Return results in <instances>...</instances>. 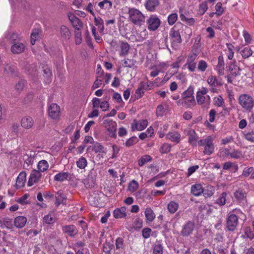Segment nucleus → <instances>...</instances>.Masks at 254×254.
<instances>
[{"instance_id": "nucleus-24", "label": "nucleus", "mask_w": 254, "mask_h": 254, "mask_svg": "<svg viewBox=\"0 0 254 254\" xmlns=\"http://www.w3.org/2000/svg\"><path fill=\"white\" fill-rule=\"evenodd\" d=\"M126 210L127 208L125 206L117 208L113 212V216L116 219L125 218L127 216Z\"/></svg>"}, {"instance_id": "nucleus-32", "label": "nucleus", "mask_w": 254, "mask_h": 254, "mask_svg": "<svg viewBox=\"0 0 254 254\" xmlns=\"http://www.w3.org/2000/svg\"><path fill=\"white\" fill-rule=\"evenodd\" d=\"M27 218L24 216L16 217L14 221L15 226L18 228H23L26 224Z\"/></svg>"}, {"instance_id": "nucleus-54", "label": "nucleus", "mask_w": 254, "mask_h": 254, "mask_svg": "<svg viewBox=\"0 0 254 254\" xmlns=\"http://www.w3.org/2000/svg\"><path fill=\"white\" fill-rule=\"evenodd\" d=\"M139 188L138 183L134 180H132L129 184L128 186V190L130 191L133 192L135 191L138 190Z\"/></svg>"}, {"instance_id": "nucleus-46", "label": "nucleus", "mask_w": 254, "mask_h": 254, "mask_svg": "<svg viewBox=\"0 0 254 254\" xmlns=\"http://www.w3.org/2000/svg\"><path fill=\"white\" fill-rule=\"evenodd\" d=\"M82 182L85 188L88 189H91L93 188L95 184L94 179L93 178H90L89 176L83 180Z\"/></svg>"}, {"instance_id": "nucleus-10", "label": "nucleus", "mask_w": 254, "mask_h": 254, "mask_svg": "<svg viewBox=\"0 0 254 254\" xmlns=\"http://www.w3.org/2000/svg\"><path fill=\"white\" fill-rule=\"evenodd\" d=\"M148 29L150 31H155L160 25L161 21L156 15H151L146 21Z\"/></svg>"}, {"instance_id": "nucleus-18", "label": "nucleus", "mask_w": 254, "mask_h": 254, "mask_svg": "<svg viewBox=\"0 0 254 254\" xmlns=\"http://www.w3.org/2000/svg\"><path fill=\"white\" fill-rule=\"evenodd\" d=\"M247 193L243 189H238L234 193V197L236 201L239 203L243 202L247 197Z\"/></svg>"}, {"instance_id": "nucleus-33", "label": "nucleus", "mask_w": 254, "mask_h": 254, "mask_svg": "<svg viewBox=\"0 0 254 254\" xmlns=\"http://www.w3.org/2000/svg\"><path fill=\"white\" fill-rule=\"evenodd\" d=\"M148 36V31L146 28H140L137 33V41L139 42H142L144 40L146 39Z\"/></svg>"}, {"instance_id": "nucleus-15", "label": "nucleus", "mask_w": 254, "mask_h": 254, "mask_svg": "<svg viewBox=\"0 0 254 254\" xmlns=\"http://www.w3.org/2000/svg\"><path fill=\"white\" fill-rule=\"evenodd\" d=\"M42 174L39 171L34 169L32 171L28 182V186L31 187L38 182L41 179Z\"/></svg>"}, {"instance_id": "nucleus-14", "label": "nucleus", "mask_w": 254, "mask_h": 254, "mask_svg": "<svg viewBox=\"0 0 254 254\" xmlns=\"http://www.w3.org/2000/svg\"><path fill=\"white\" fill-rule=\"evenodd\" d=\"M148 122L146 120L137 121L134 120L131 125L132 131L143 130L147 126Z\"/></svg>"}, {"instance_id": "nucleus-60", "label": "nucleus", "mask_w": 254, "mask_h": 254, "mask_svg": "<svg viewBox=\"0 0 254 254\" xmlns=\"http://www.w3.org/2000/svg\"><path fill=\"white\" fill-rule=\"evenodd\" d=\"M74 39L76 45H79L82 42L81 32L80 30H74Z\"/></svg>"}, {"instance_id": "nucleus-62", "label": "nucleus", "mask_w": 254, "mask_h": 254, "mask_svg": "<svg viewBox=\"0 0 254 254\" xmlns=\"http://www.w3.org/2000/svg\"><path fill=\"white\" fill-rule=\"evenodd\" d=\"M208 66L207 63L204 60H200L198 64V69L202 72L204 71Z\"/></svg>"}, {"instance_id": "nucleus-49", "label": "nucleus", "mask_w": 254, "mask_h": 254, "mask_svg": "<svg viewBox=\"0 0 254 254\" xmlns=\"http://www.w3.org/2000/svg\"><path fill=\"white\" fill-rule=\"evenodd\" d=\"M87 159L83 156L80 157L76 161L77 167L80 169H85L87 167Z\"/></svg>"}, {"instance_id": "nucleus-2", "label": "nucleus", "mask_w": 254, "mask_h": 254, "mask_svg": "<svg viewBox=\"0 0 254 254\" xmlns=\"http://www.w3.org/2000/svg\"><path fill=\"white\" fill-rule=\"evenodd\" d=\"M209 91V89L202 86L198 89L196 93V100L198 105L204 107L206 108H208L210 104V96L207 95Z\"/></svg>"}, {"instance_id": "nucleus-20", "label": "nucleus", "mask_w": 254, "mask_h": 254, "mask_svg": "<svg viewBox=\"0 0 254 254\" xmlns=\"http://www.w3.org/2000/svg\"><path fill=\"white\" fill-rule=\"evenodd\" d=\"M214 69L219 76L224 74L225 63L222 56H219L218 58V63L214 67Z\"/></svg>"}, {"instance_id": "nucleus-7", "label": "nucleus", "mask_w": 254, "mask_h": 254, "mask_svg": "<svg viewBox=\"0 0 254 254\" xmlns=\"http://www.w3.org/2000/svg\"><path fill=\"white\" fill-rule=\"evenodd\" d=\"M169 36L170 37L172 47L174 49H177L178 48L179 44L182 42L179 32L177 30H175L174 28H172L170 30Z\"/></svg>"}, {"instance_id": "nucleus-45", "label": "nucleus", "mask_w": 254, "mask_h": 254, "mask_svg": "<svg viewBox=\"0 0 254 254\" xmlns=\"http://www.w3.org/2000/svg\"><path fill=\"white\" fill-rule=\"evenodd\" d=\"M194 88L192 86H189L182 94V99L190 98L194 97Z\"/></svg>"}, {"instance_id": "nucleus-52", "label": "nucleus", "mask_w": 254, "mask_h": 254, "mask_svg": "<svg viewBox=\"0 0 254 254\" xmlns=\"http://www.w3.org/2000/svg\"><path fill=\"white\" fill-rule=\"evenodd\" d=\"M251 174L250 179H254V168L252 167L246 168L244 169L242 175L245 177H248Z\"/></svg>"}, {"instance_id": "nucleus-9", "label": "nucleus", "mask_w": 254, "mask_h": 254, "mask_svg": "<svg viewBox=\"0 0 254 254\" xmlns=\"http://www.w3.org/2000/svg\"><path fill=\"white\" fill-rule=\"evenodd\" d=\"M88 150H91L96 154H98V155L101 156L103 157L107 154V148L103 146L100 143L96 142L92 144V145L89 146L88 148Z\"/></svg>"}, {"instance_id": "nucleus-16", "label": "nucleus", "mask_w": 254, "mask_h": 254, "mask_svg": "<svg viewBox=\"0 0 254 254\" xmlns=\"http://www.w3.org/2000/svg\"><path fill=\"white\" fill-rule=\"evenodd\" d=\"M68 17L69 21L71 23L73 27L74 28V30H81L83 24L81 21L72 13H69Z\"/></svg>"}, {"instance_id": "nucleus-61", "label": "nucleus", "mask_w": 254, "mask_h": 254, "mask_svg": "<svg viewBox=\"0 0 254 254\" xmlns=\"http://www.w3.org/2000/svg\"><path fill=\"white\" fill-rule=\"evenodd\" d=\"M243 36L245 39V45H249L250 44L252 40V37L246 30H244L243 31Z\"/></svg>"}, {"instance_id": "nucleus-35", "label": "nucleus", "mask_w": 254, "mask_h": 254, "mask_svg": "<svg viewBox=\"0 0 254 254\" xmlns=\"http://www.w3.org/2000/svg\"><path fill=\"white\" fill-rule=\"evenodd\" d=\"M69 175L67 172H61L55 176L54 180L55 181L63 182L67 180Z\"/></svg>"}, {"instance_id": "nucleus-17", "label": "nucleus", "mask_w": 254, "mask_h": 254, "mask_svg": "<svg viewBox=\"0 0 254 254\" xmlns=\"http://www.w3.org/2000/svg\"><path fill=\"white\" fill-rule=\"evenodd\" d=\"M135 61L133 59H124L122 60L120 63V65H118L117 72L121 73L122 71V67L132 68L135 64Z\"/></svg>"}, {"instance_id": "nucleus-21", "label": "nucleus", "mask_w": 254, "mask_h": 254, "mask_svg": "<svg viewBox=\"0 0 254 254\" xmlns=\"http://www.w3.org/2000/svg\"><path fill=\"white\" fill-rule=\"evenodd\" d=\"M204 191V189L200 184H195L191 186L190 193L195 196L201 195Z\"/></svg>"}, {"instance_id": "nucleus-22", "label": "nucleus", "mask_w": 254, "mask_h": 254, "mask_svg": "<svg viewBox=\"0 0 254 254\" xmlns=\"http://www.w3.org/2000/svg\"><path fill=\"white\" fill-rule=\"evenodd\" d=\"M62 231L64 233L67 234L70 237H74L78 233L77 229L73 225L63 226Z\"/></svg>"}, {"instance_id": "nucleus-56", "label": "nucleus", "mask_w": 254, "mask_h": 254, "mask_svg": "<svg viewBox=\"0 0 254 254\" xmlns=\"http://www.w3.org/2000/svg\"><path fill=\"white\" fill-rule=\"evenodd\" d=\"M113 248L114 245L113 243L106 241L103 244V251L106 254H110L111 251Z\"/></svg>"}, {"instance_id": "nucleus-51", "label": "nucleus", "mask_w": 254, "mask_h": 254, "mask_svg": "<svg viewBox=\"0 0 254 254\" xmlns=\"http://www.w3.org/2000/svg\"><path fill=\"white\" fill-rule=\"evenodd\" d=\"M215 192L214 188L212 186H207L202 192L205 197H209L212 196Z\"/></svg>"}, {"instance_id": "nucleus-25", "label": "nucleus", "mask_w": 254, "mask_h": 254, "mask_svg": "<svg viewBox=\"0 0 254 254\" xmlns=\"http://www.w3.org/2000/svg\"><path fill=\"white\" fill-rule=\"evenodd\" d=\"M146 222H152L155 219L156 215L151 207L147 206L144 211Z\"/></svg>"}, {"instance_id": "nucleus-12", "label": "nucleus", "mask_w": 254, "mask_h": 254, "mask_svg": "<svg viewBox=\"0 0 254 254\" xmlns=\"http://www.w3.org/2000/svg\"><path fill=\"white\" fill-rule=\"evenodd\" d=\"M238 225V217L234 214L228 216L226 221V227L229 231H234Z\"/></svg>"}, {"instance_id": "nucleus-41", "label": "nucleus", "mask_w": 254, "mask_h": 254, "mask_svg": "<svg viewBox=\"0 0 254 254\" xmlns=\"http://www.w3.org/2000/svg\"><path fill=\"white\" fill-rule=\"evenodd\" d=\"M43 222L47 224H54L55 222V220L53 213L50 212L48 214L45 215L43 218Z\"/></svg>"}, {"instance_id": "nucleus-30", "label": "nucleus", "mask_w": 254, "mask_h": 254, "mask_svg": "<svg viewBox=\"0 0 254 254\" xmlns=\"http://www.w3.org/2000/svg\"><path fill=\"white\" fill-rule=\"evenodd\" d=\"M21 125L25 128H30L33 125V120L30 117H25L22 119Z\"/></svg>"}, {"instance_id": "nucleus-40", "label": "nucleus", "mask_w": 254, "mask_h": 254, "mask_svg": "<svg viewBox=\"0 0 254 254\" xmlns=\"http://www.w3.org/2000/svg\"><path fill=\"white\" fill-rule=\"evenodd\" d=\"M49 165L48 162L45 160L40 161L37 164V168L39 172H44L49 168Z\"/></svg>"}, {"instance_id": "nucleus-44", "label": "nucleus", "mask_w": 254, "mask_h": 254, "mask_svg": "<svg viewBox=\"0 0 254 254\" xmlns=\"http://www.w3.org/2000/svg\"><path fill=\"white\" fill-rule=\"evenodd\" d=\"M179 208V204L175 201H171L167 205V209L171 214L175 213Z\"/></svg>"}, {"instance_id": "nucleus-37", "label": "nucleus", "mask_w": 254, "mask_h": 254, "mask_svg": "<svg viewBox=\"0 0 254 254\" xmlns=\"http://www.w3.org/2000/svg\"><path fill=\"white\" fill-rule=\"evenodd\" d=\"M182 104L185 108H191L196 104L194 97L182 99Z\"/></svg>"}, {"instance_id": "nucleus-64", "label": "nucleus", "mask_w": 254, "mask_h": 254, "mask_svg": "<svg viewBox=\"0 0 254 254\" xmlns=\"http://www.w3.org/2000/svg\"><path fill=\"white\" fill-rule=\"evenodd\" d=\"M245 138L248 141L254 142V131L245 132L244 133Z\"/></svg>"}, {"instance_id": "nucleus-1", "label": "nucleus", "mask_w": 254, "mask_h": 254, "mask_svg": "<svg viewBox=\"0 0 254 254\" xmlns=\"http://www.w3.org/2000/svg\"><path fill=\"white\" fill-rule=\"evenodd\" d=\"M116 113L110 112L103 118V124L106 129L107 134L109 136L113 138L117 137V125L115 122L110 119H107V117L114 116Z\"/></svg>"}, {"instance_id": "nucleus-11", "label": "nucleus", "mask_w": 254, "mask_h": 254, "mask_svg": "<svg viewBox=\"0 0 254 254\" xmlns=\"http://www.w3.org/2000/svg\"><path fill=\"white\" fill-rule=\"evenodd\" d=\"M184 132L188 136V142L192 146H195L197 145V141L198 136L197 135L195 131L191 128L185 129Z\"/></svg>"}, {"instance_id": "nucleus-42", "label": "nucleus", "mask_w": 254, "mask_h": 254, "mask_svg": "<svg viewBox=\"0 0 254 254\" xmlns=\"http://www.w3.org/2000/svg\"><path fill=\"white\" fill-rule=\"evenodd\" d=\"M226 49L225 50L226 54L229 60H232L234 57V52L233 51L234 46L230 43H227Z\"/></svg>"}, {"instance_id": "nucleus-19", "label": "nucleus", "mask_w": 254, "mask_h": 254, "mask_svg": "<svg viewBox=\"0 0 254 254\" xmlns=\"http://www.w3.org/2000/svg\"><path fill=\"white\" fill-rule=\"evenodd\" d=\"M66 196L62 190H58L55 196V204L56 207H58L61 204H64L66 202Z\"/></svg>"}, {"instance_id": "nucleus-36", "label": "nucleus", "mask_w": 254, "mask_h": 254, "mask_svg": "<svg viewBox=\"0 0 254 254\" xmlns=\"http://www.w3.org/2000/svg\"><path fill=\"white\" fill-rule=\"evenodd\" d=\"M120 51L119 55L120 56H125L128 54L130 49V46L127 42H122L120 44Z\"/></svg>"}, {"instance_id": "nucleus-58", "label": "nucleus", "mask_w": 254, "mask_h": 254, "mask_svg": "<svg viewBox=\"0 0 254 254\" xmlns=\"http://www.w3.org/2000/svg\"><path fill=\"white\" fill-rule=\"evenodd\" d=\"M208 9V5L206 1H203L199 4L198 6V13L200 15H203Z\"/></svg>"}, {"instance_id": "nucleus-63", "label": "nucleus", "mask_w": 254, "mask_h": 254, "mask_svg": "<svg viewBox=\"0 0 254 254\" xmlns=\"http://www.w3.org/2000/svg\"><path fill=\"white\" fill-rule=\"evenodd\" d=\"M39 30H38V29L34 30L31 33V43L32 44V45H33L35 44L36 40L39 37Z\"/></svg>"}, {"instance_id": "nucleus-47", "label": "nucleus", "mask_w": 254, "mask_h": 254, "mask_svg": "<svg viewBox=\"0 0 254 254\" xmlns=\"http://www.w3.org/2000/svg\"><path fill=\"white\" fill-rule=\"evenodd\" d=\"M152 157L149 155H144L142 156L137 161V163L139 166L142 167L145 163L150 162L152 160Z\"/></svg>"}, {"instance_id": "nucleus-3", "label": "nucleus", "mask_w": 254, "mask_h": 254, "mask_svg": "<svg viewBox=\"0 0 254 254\" xmlns=\"http://www.w3.org/2000/svg\"><path fill=\"white\" fill-rule=\"evenodd\" d=\"M128 19L134 24L140 26L145 21V16L138 9L129 8L128 10Z\"/></svg>"}, {"instance_id": "nucleus-38", "label": "nucleus", "mask_w": 254, "mask_h": 254, "mask_svg": "<svg viewBox=\"0 0 254 254\" xmlns=\"http://www.w3.org/2000/svg\"><path fill=\"white\" fill-rule=\"evenodd\" d=\"M241 237L244 239L249 238L252 240L254 238V232L252 231L250 227H246L244 229V234L242 235Z\"/></svg>"}, {"instance_id": "nucleus-50", "label": "nucleus", "mask_w": 254, "mask_h": 254, "mask_svg": "<svg viewBox=\"0 0 254 254\" xmlns=\"http://www.w3.org/2000/svg\"><path fill=\"white\" fill-rule=\"evenodd\" d=\"M98 6L102 9H109L112 6V2L109 0H103L98 3Z\"/></svg>"}, {"instance_id": "nucleus-59", "label": "nucleus", "mask_w": 254, "mask_h": 254, "mask_svg": "<svg viewBox=\"0 0 254 254\" xmlns=\"http://www.w3.org/2000/svg\"><path fill=\"white\" fill-rule=\"evenodd\" d=\"M171 147L170 144L165 143L161 147L160 152L162 154L167 153L170 151Z\"/></svg>"}, {"instance_id": "nucleus-6", "label": "nucleus", "mask_w": 254, "mask_h": 254, "mask_svg": "<svg viewBox=\"0 0 254 254\" xmlns=\"http://www.w3.org/2000/svg\"><path fill=\"white\" fill-rule=\"evenodd\" d=\"M207 82L209 85L210 91L213 93H218L219 91L217 87H220L223 85L221 81L218 80L216 76L211 75L207 77Z\"/></svg>"}, {"instance_id": "nucleus-27", "label": "nucleus", "mask_w": 254, "mask_h": 254, "mask_svg": "<svg viewBox=\"0 0 254 254\" xmlns=\"http://www.w3.org/2000/svg\"><path fill=\"white\" fill-rule=\"evenodd\" d=\"M167 139L178 143L180 141L181 134L177 131L169 132L166 136Z\"/></svg>"}, {"instance_id": "nucleus-43", "label": "nucleus", "mask_w": 254, "mask_h": 254, "mask_svg": "<svg viewBox=\"0 0 254 254\" xmlns=\"http://www.w3.org/2000/svg\"><path fill=\"white\" fill-rule=\"evenodd\" d=\"M93 16L94 17V22L95 25L99 29L100 33H103L104 30L103 20L100 17H96L95 15Z\"/></svg>"}, {"instance_id": "nucleus-13", "label": "nucleus", "mask_w": 254, "mask_h": 254, "mask_svg": "<svg viewBox=\"0 0 254 254\" xmlns=\"http://www.w3.org/2000/svg\"><path fill=\"white\" fill-rule=\"evenodd\" d=\"M194 223L189 221L183 226L181 231V235L183 237H188L192 233L194 228Z\"/></svg>"}, {"instance_id": "nucleus-29", "label": "nucleus", "mask_w": 254, "mask_h": 254, "mask_svg": "<svg viewBox=\"0 0 254 254\" xmlns=\"http://www.w3.org/2000/svg\"><path fill=\"white\" fill-rule=\"evenodd\" d=\"M237 50L244 59L250 57L253 53L252 50L249 47H244L242 49L239 48Z\"/></svg>"}, {"instance_id": "nucleus-34", "label": "nucleus", "mask_w": 254, "mask_h": 254, "mask_svg": "<svg viewBox=\"0 0 254 254\" xmlns=\"http://www.w3.org/2000/svg\"><path fill=\"white\" fill-rule=\"evenodd\" d=\"M60 33L62 38L64 40H67L70 38V31L69 29L64 25H62L61 27Z\"/></svg>"}, {"instance_id": "nucleus-39", "label": "nucleus", "mask_w": 254, "mask_h": 254, "mask_svg": "<svg viewBox=\"0 0 254 254\" xmlns=\"http://www.w3.org/2000/svg\"><path fill=\"white\" fill-rule=\"evenodd\" d=\"M213 103L214 106L218 107H224L225 106L224 100L221 95H217L213 98Z\"/></svg>"}, {"instance_id": "nucleus-8", "label": "nucleus", "mask_w": 254, "mask_h": 254, "mask_svg": "<svg viewBox=\"0 0 254 254\" xmlns=\"http://www.w3.org/2000/svg\"><path fill=\"white\" fill-rule=\"evenodd\" d=\"M198 53L191 52L188 56L186 64L184 65L183 68L187 67L189 71L193 72L195 71L196 63L195 60L196 59Z\"/></svg>"}, {"instance_id": "nucleus-5", "label": "nucleus", "mask_w": 254, "mask_h": 254, "mask_svg": "<svg viewBox=\"0 0 254 254\" xmlns=\"http://www.w3.org/2000/svg\"><path fill=\"white\" fill-rule=\"evenodd\" d=\"M239 103L243 108L247 110H251L254 104L253 97L247 94L240 95Z\"/></svg>"}, {"instance_id": "nucleus-48", "label": "nucleus", "mask_w": 254, "mask_h": 254, "mask_svg": "<svg viewBox=\"0 0 254 254\" xmlns=\"http://www.w3.org/2000/svg\"><path fill=\"white\" fill-rule=\"evenodd\" d=\"M115 245L116 249L119 251V253L122 252L125 249V245L124 244V241L122 238H118L116 240Z\"/></svg>"}, {"instance_id": "nucleus-28", "label": "nucleus", "mask_w": 254, "mask_h": 254, "mask_svg": "<svg viewBox=\"0 0 254 254\" xmlns=\"http://www.w3.org/2000/svg\"><path fill=\"white\" fill-rule=\"evenodd\" d=\"M159 4V2L158 0H148L146 2L145 6L148 11H154Z\"/></svg>"}, {"instance_id": "nucleus-57", "label": "nucleus", "mask_w": 254, "mask_h": 254, "mask_svg": "<svg viewBox=\"0 0 254 254\" xmlns=\"http://www.w3.org/2000/svg\"><path fill=\"white\" fill-rule=\"evenodd\" d=\"M178 18V14L176 13H172L168 16V23L169 25H173L177 21Z\"/></svg>"}, {"instance_id": "nucleus-31", "label": "nucleus", "mask_w": 254, "mask_h": 254, "mask_svg": "<svg viewBox=\"0 0 254 254\" xmlns=\"http://www.w3.org/2000/svg\"><path fill=\"white\" fill-rule=\"evenodd\" d=\"M229 70L231 72V73L232 76L236 77V76L239 75L240 68V67L236 64V62H231L229 64Z\"/></svg>"}, {"instance_id": "nucleus-23", "label": "nucleus", "mask_w": 254, "mask_h": 254, "mask_svg": "<svg viewBox=\"0 0 254 254\" xmlns=\"http://www.w3.org/2000/svg\"><path fill=\"white\" fill-rule=\"evenodd\" d=\"M25 49V45L20 42L14 43L11 47V51L14 54L22 53Z\"/></svg>"}, {"instance_id": "nucleus-55", "label": "nucleus", "mask_w": 254, "mask_h": 254, "mask_svg": "<svg viewBox=\"0 0 254 254\" xmlns=\"http://www.w3.org/2000/svg\"><path fill=\"white\" fill-rule=\"evenodd\" d=\"M152 249L153 254H163V247L159 243H155Z\"/></svg>"}, {"instance_id": "nucleus-26", "label": "nucleus", "mask_w": 254, "mask_h": 254, "mask_svg": "<svg viewBox=\"0 0 254 254\" xmlns=\"http://www.w3.org/2000/svg\"><path fill=\"white\" fill-rule=\"evenodd\" d=\"M26 174L23 171L20 173L17 178L16 181V187L17 188H21L24 186L26 181Z\"/></svg>"}, {"instance_id": "nucleus-53", "label": "nucleus", "mask_w": 254, "mask_h": 254, "mask_svg": "<svg viewBox=\"0 0 254 254\" xmlns=\"http://www.w3.org/2000/svg\"><path fill=\"white\" fill-rule=\"evenodd\" d=\"M227 195L226 192H223L216 200V203L220 206H223L226 203V197Z\"/></svg>"}, {"instance_id": "nucleus-4", "label": "nucleus", "mask_w": 254, "mask_h": 254, "mask_svg": "<svg viewBox=\"0 0 254 254\" xmlns=\"http://www.w3.org/2000/svg\"><path fill=\"white\" fill-rule=\"evenodd\" d=\"M199 146L203 147V154L210 155L214 151L215 146L213 139L211 136H208L205 138L201 139L197 142Z\"/></svg>"}]
</instances>
